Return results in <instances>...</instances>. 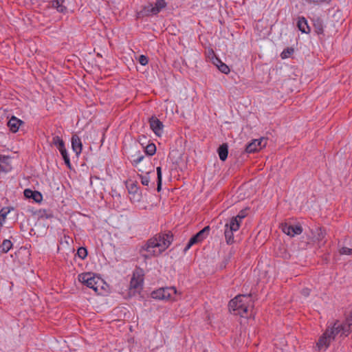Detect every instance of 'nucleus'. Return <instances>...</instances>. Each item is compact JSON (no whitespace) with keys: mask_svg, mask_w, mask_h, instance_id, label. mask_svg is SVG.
I'll list each match as a JSON object with an SVG mask.
<instances>
[{"mask_svg":"<svg viewBox=\"0 0 352 352\" xmlns=\"http://www.w3.org/2000/svg\"><path fill=\"white\" fill-rule=\"evenodd\" d=\"M210 228L209 226L204 227L201 230L198 232L195 235L190 238L184 250H188L192 245L202 241L209 234Z\"/></svg>","mask_w":352,"mask_h":352,"instance_id":"nucleus-6","label":"nucleus"},{"mask_svg":"<svg viewBox=\"0 0 352 352\" xmlns=\"http://www.w3.org/2000/svg\"><path fill=\"white\" fill-rule=\"evenodd\" d=\"M297 26L299 30L301 31L302 33H309L310 32V28L305 17L298 18Z\"/></svg>","mask_w":352,"mask_h":352,"instance_id":"nucleus-18","label":"nucleus"},{"mask_svg":"<svg viewBox=\"0 0 352 352\" xmlns=\"http://www.w3.org/2000/svg\"><path fill=\"white\" fill-rule=\"evenodd\" d=\"M219 159L221 161H225L228 155V146L227 144H222L220 145V146L218 148L217 150Z\"/></svg>","mask_w":352,"mask_h":352,"instance_id":"nucleus-20","label":"nucleus"},{"mask_svg":"<svg viewBox=\"0 0 352 352\" xmlns=\"http://www.w3.org/2000/svg\"><path fill=\"white\" fill-rule=\"evenodd\" d=\"M326 235V232L324 230L322 229L321 228H318L316 229V239L319 242V246L324 245L326 243V241H324V237Z\"/></svg>","mask_w":352,"mask_h":352,"instance_id":"nucleus-19","label":"nucleus"},{"mask_svg":"<svg viewBox=\"0 0 352 352\" xmlns=\"http://www.w3.org/2000/svg\"><path fill=\"white\" fill-rule=\"evenodd\" d=\"M148 173H147L145 175H140V177L141 179V183L142 185L148 186L150 182V178L148 176Z\"/></svg>","mask_w":352,"mask_h":352,"instance_id":"nucleus-34","label":"nucleus"},{"mask_svg":"<svg viewBox=\"0 0 352 352\" xmlns=\"http://www.w3.org/2000/svg\"><path fill=\"white\" fill-rule=\"evenodd\" d=\"M239 228L240 224L236 222H230L225 225L224 235L228 244H232L234 242L233 232L237 231Z\"/></svg>","mask_w":352,"mask_h":352,"instance_id":"nucleus-7","label":"nucleus"},{"mask_svg":"<svg viewBox=\"0 0 352 352\" xmlns=\"http://www.w3.org/2000/svg\"><path fill=\"white\" fill-rule=\"evenodd\" d=\"M49 3L50 7L56 9L60 13L66 14L67 12L65 0H51Z\"/></svg>","mask_w":352,"mask_h":352,"instance_id":"nucleus-13","label":"nucleus"},{"mask_svg":"<svg viewBox=\"0 0 352 352\" xmlns=\"http://www.w3.org/2000/svg\"><path fill=\"white\" fill-rule=\"evenodd\" d=\"M339 253L340 254L350 255L352 254V248L342 247V248L340 249Z\"/></svg>","mask_w":352,"mask_h":352,"instance_id":"nucleus-37","label":"nucleus"},{"mask_svg":"<svg viewBox=\"0 0 352 352\" xmlns=\"http://www.w3.org/2000/svg\"><path fill=\"white\" fill-rule=\"evenodd\" d=\"M314 28H315L316 32L318 34H321L324 32L322 21L320 20H317L316 21L314 22Z\"/></svg>","mask_w":352,"mask_h":352,"instance_id":"nucleus-30","label":"nucleus"},{"mask_svg":"<svg viewBox=\"0 0 352 352\" xmlns=\"http://www.w3.org/2000/svg\"><path fill=\"white\" fill-rule=\"evenodd\" d=\"M97 295H106L109 292V287H89Z\"/></svg>","mask_w":352,"mask_h":352,"instance_id":"nucleus-28","label":"nucleus"},{"mask_svg":"<svg viewBox=\"0 0 352 352\" xmlns=\"http://www.w3.org/2000/svg\"><path fill=\"white\" fill-rule=\"evenodd\" d=\"M157 190L160 192L162 189V168L160 166L157 167Z\"/></svg>","mask_w":352,"mask_h":352,"instance_id":"nucleus-25","label":"nucleus"},{"mask_svg":"<svg viewBox=\"0 0 352 352\" xmlns=\"http://www.w3.org/2000/svg\"><path fill=\"white\" fill-rule=\"evenodd\" d=\"M267 140L262 138L259 140H254L246 146L245 151L247 153H251L256 152L265 147L267 144Z\"/></svg>","mask_w":352,"mask_h":352,"instance_id":"nucleus-9","label":"nucleus"},{"mask_svg":"<svg viewBox=\"0 0 352 352\" xmlns=\"http://www.w3.org/2000/svg\"><path fill=\"white\" fill-rule=\"evenodd\" d=\"M144 280V272L143 269L136 267L133 272L130 286H142Z\"/></svg>","mask_w":352,"mask_h":352,"instance_id":"nucleus-8","label":"nucleus"},{"mask_svg":"<svg viewBox=\"0 0 352 352\" xmlns=\"http://www.w3.org/2000/svg\"><path fill=\"white\" fill-rule=\"evenodd\" d=\"M8 160V157H0V171L8 172L10 170V166L6 162Z\"/></svg>","mask_w":352,"mask_h":352,"instance_id":"nucleus-22","label":"nucleus"},{"mask_svg":"<svg viewBox=\"0 0 352 352\" xmlns=\"http://www.w3.org/2000/svg\"><path fill=\"white\" fill-rule=\"evenodd\" d=\"M23 124V122L15 116H12L8 122V126L12 133L19 131V126Z\"/></svg>","mask_w":352,"mask_h":352,"instance_id":"nucleus-15","label":"nucleus"},{"mask_svg":"<svg viewBox=\"0 0 352 352\" xmlns=\"http://www.w3.org/2000/svg\"><path fill=\"white\" fill-rule=\"evenodd\" d=\"M138 17L142 18L144 16H149L152 15H156V12H154V6L152 3H148L143 6L142 9L138 12Z\"/></svg>","mask_w":352,"mask_h":352,"instance_id":"nucleus-14","label":"nucleus"},{"mask_svg":"<svg viewBox=\"0 0 352 352\" xmlns=\"http://www.w3.org/2000/svg\"><path fill=\"white\" fill-rule=\"evenodd\" d=\"M126 188L129 193L133 195V199L140 200V191L136 182L130 181L126 182Z\"/></svg>","mask_w":352,"mask_h":352,"instance_id":"nucleus-12","label":"nucleus"},{"mask_svg":"<svg viewBox=\"0 0 352 352\" xmlns=\"http://www.w3.org/2000/svg\"><path fill=\"white\" fill-rule=\"evenodd\" d=\"M246 216V212L241 210L236 217L231 219L230 222H236L241 225L242 219Z\"/></svg>","mask_w":352,"mask_h":352,"instance_id":"nucleus-27","label":"nucleus"},{"mask_svg":"<svg viewBox=\"0 0 352 352\" xmlns=\"http://www.w3.org/2000/svg\"><path fill=\"white\" fill-rule=\"evenodd\" d=\"M150 126L155 135L160 136L163 132V123L156 117H152L149 120Z\"/></svg>","mask_w":352,"mask_h":352,"instance_id":"nucleus-11","label":"nucleus"},{"mask_svg":"<svg viewBox=\"0 0 352 352\" xmlns=\"http://www.w3.org/2000/svg\"><path fill=\"white\" fill-rule=\"evenodd\" d=\"M282 231L288 236H294L300 234L302 232V228L300 225H289L287 223L281 224Z\"/></svg>","mask_w":352,"mask_h":352,"instance_id":"nucleus-10","label":"nucleus"},{"mask_svg":"<svg viewBox=\"0 0 352 352\" xmlns=\"http://www.w3.org/2000/svg\"><path fill=\"white\" fill-rule=\"evenodd\" d=\"M38 214L40 217H45L46 219H49V218H51L52 217V213L50 212H48L47 210H40L38 212Z\"/></svg>","mask_w":352,"mask_h":352,"instance_id":"nucleus-35","label":"nucleus"},{"mask_svg":"<svg viewBox=\"0 0 352 352\" xmlns=\"http://www.w3.org/2000/svg\"><path fill=\"white\" fill-rule=\"evenodd\" d=\"M12 247V242L8 239L3 240L1 244V250L4 253H7Z\"/></svg>","mask_w":352,"mask_h":352,"instance_id":"nucleus-26","label":"nucleus"},{"mask_svg":"<svg viewBox=\"0 0 352 352\" xmlns=\"http://www.w3.org/2000/svg\"><path fill=\"white\" fill-rule=\"evenodd\" d=\"M294 50L292 47H287L282 52L280 56L283 59L287 58L294 53Z\"/></svg>","mask_w":352,"mask_h":352,"instance_id":"nucleus-31","label":"nucleus"},{"mask_svg":"<svg viewBox=\"0 0 352 352\" xmlns=\"http://www.w3.org/2000/svg\"><path fill=\"white\" fill-rule=\"evenodd\" d=\"M72 147L77 155L81 153L82 144L80 138L77 135H74L72 137Z\"/></svg>","mask_w":352,"mask_h":352,"instance_id":"nucleus-16","label":"nucleus"},{"mask_svg":"<svg viewBox=\"0 0 352 352\" xmlns=\"http://www.w3.org/2000/svg\"><path fill=\"white\" fill-rule=\"evenodd\" d=\"M173 235L170 232L156 234L140 248V254L145 259L157 257L170 245Z\"/></svg>","mask_w":352,"mask_h":352,"instance_id":"nucleus-1","label":"nucleus"},{"mask_svg":"<svg viewBox=\"0 0 352 352\" xmlns=\"http://www.w3.org/2000/svg\"><path fill=\"white\" fill-rule=\"evenodd\" d=\"M78 279L80 283L86 285V286H102L105 284L104 280L99 275L93 272L80 274Z\"/></svg>","mask_w":352,"mask_h":352,"instance_id":"nucleus-4","label":"nucleus"},{"mask_svg":"<svg viewBox=\"0 0 352 352\" xmlns=\"http://www.w3.org/2000/svg\"><path fill=\"white\" fill-rule=\"evenodd\" d=\"M346 324L350 328H352V311L351 312L349 316L346 318Z\"/></svg>","mask_w":352,"mask_h":352,"instance_id":"nucleus-41","label":"nucleus"},{"mask_svg":"<svg viewBox=\"0 0 352 352\" xmlns=\"http://www.w3.org/2000/svg\"><path fill=\"white\" fill-rule=\"evenodd\" d=\"M156 152V146L153 143L148 144L145 148V153L150 156L153 155Z\"/></svg>","mask_w":352,"mask_h":352,"instance_id":"nucleus-29","label":"nucleus"},{"mask_svg":"<svg viewBox=\"0 0 352 352\" xmlns=\"http://www.w3.org/2000/svg\"><path fill=\"white\" fill-rule=\"evenodd\" d=\"M144 156V155H140L136 159L133 160V164L137 165L143 159Z\"/></svg>","mask_w":352,"mask_h":352,"instance_id":"nucleus-42","label":"nucleus"},{"mask_svg":"<svg viewBox=\"0 0 352 352\" xmlns=\"http://www.w3.org/2000/svg\"><path fill=\"white\" fill-rule=\"evenodd\" d=\"M352 328L347 326L346 322L344 324L340 323L339 321H336L332 327L327 329L323 335L320 338L317 345L319 349L322 347L327 348L330 344L331 342L333 340L337 335H344L347 336Z\"/></svg>","mask_w":352,"mask_h":352,"instance_id":"nucleus-2","label":"nucleus"},{"mask_svg":"<svg viewBox=\"0 0 352 352\" xmlns=\"http://www.w3.org/2000/svg\"><path fill=\"white\" fill-rule=\"evenodd\" d=\"M176 294V287H159L153 291L151 295V297L155 299L168 300L173 298V296Z\"/></svg>","mask_w":352,"mask_h":352,"instance_id":"nucleus-5","label":"nucleus"},{"mask_svg":"<svg viewBox=\"0 0 352 352\" xmlns=\"http://www.w3.org/2000/svg\"><path fill=\"white\" fill-rule=\"evenodd\" d=\"M309 3H313L316 5L327 3H329L331 0H305Z\"/></svg>","mask_w":352,"mask_h":352,"instance_id":"nucleus-38","label":"nucleus"},{"mask_svg":"<svg viewBox=\"0 0 352 352\" xmlns=\"http://www.w3.org/2000/svg\"><path fill=\"white\" fill-rule=\"evenodd\" d=\"M138 61L142 65H146L148 63V59L147 56L144 55H140L138 58Z\"/></svg>","mask_w":352,"mask_h":352,"instance_id":"nucleus-39","label":"nucleus"},{"mask_svg":"<svg viewBox=\"0 0 352 352\" xmlns=\"http://www.w3.org/2000/svg\"><path fill=\"white\" fill-rule=\"evenodd\" d=\"M302 294H304L305 296H308L309 294V288L307 287V288H305L304 289H302Z\"/></svg>","mask_w":352,"mask_h":352,"instance_id":"nucleus-44","label":"nucleus"},{"mask_svg":"<svg viewBox=\"0 0 352 352\" xmlns=\"http://www.w3.org/2000/svg\"><path fill=\"white\" fill-rule=\"evenodd\" d=\"M231 314L241 317H248V312L252 307L251 295L240 294L231 300L228 305Z\"/></svg>","mask_w":352,"mask_h":352,"instance_id":"nucleus-3","label":"nucleus"},{"mask_svg":"<svg viewBox=\"0 0 352 352\" xmlns=\"http://www.w3.org/2000/svg\"><path fill=\"white\" fill-rule=\"evenodd\" d=\"M76 254L81 259H85L87 256V250L84 247H80L78 249Z\"/></svg>","mask_w":352,"mask_h":352,"instance_id":"nucleus-32","label":"nucleus"},{"mask_svg":"<svg viewBox=\"0 0 352 352\" xmlns=\"http://www.w3.org/2000/svg\"><path fill=\"white\" fill-rule=\"evenodd\" d=\"M219 70L222 72L223 74H228V73H230V68L229 67L225 64L224 63H222L220 65H218V67Z\"/></svg>","mask_w":352,"mask_h":352,"instance_id":"nucleus-33","label":"nucleus"},{"mask_svg":"<svg viewBox=\"0 0 352 352\" xmlns=\"http://www.w3.org/2000/svg\"><path fill=\"white\" fill-rule=\"evenodd\" d=\"M24 195L27 198H32L36 202H40L42 200V195L38 191H33L30 189H25L24 190Z\"/></svg>","mask_w":352,"mask_h":352,"instance_id":"nucleus-17","label":"nucleus"},{"mask_svg":"<svg viewBox=\"0 0 352 352\" xmlns=\"http://www.w3.org/2000/svg\"><path fill=\"white\" fill-rule=\"evenodd\" d=\"M50 145L56 146L59 151L60 149L65 147V142L60 136L54 135L50 142Z\"/></svg>","mask_w":352,"mask_h":352,"instance_id":"nucleus-21","label":"nucleus"},{"mask_svg":"<svg viewBox=\"0 0 352 352\" xmlns=\"http://www.w3.org/2000/svg\"><path fill=\"white\" fill-rule=\"evenodd\" d=\"M63 160H64V162H65V164H66V166L71 168V163H70V160H69V155L67 153V151L65 148V146L63 147V148L60 149L59 150Z\"/></svg>","mask_w":352,"mask_h":352,"instance_id":"nucleus-24","label":"nucleus"},{"mask_svg":"<svg viewBox=\"0 0 352 352\" xmlns=\"http://www.w3.org/2000/svg\"><path fill=\"white\" fill-rule=\"evenodd\" d=\"M127 290H129V297L131 296L132 294H134L135 292V289L137 287H125Z\"/></svg>","mask_w":352,"mask_h":352,"instance_id":"nucleus-43","label":"nucleus"},{"mask_svg":"<svg viewBox=\"0 0 352 352\" xmlns=\"http://www.w3.org/2000/svg\"><path fill=\"white\" fill-rule=\"evenodd\" d=\"M8 213V211H6L5 208L0 210V224H3Z\"/></svg>","mask_w":352,"mask_h":352,"instance_id":"nucleus-36","label":"nucleus"},{"mask_svg":"<svg viewBox=\"0 0 352 352\" xmlns=\"http://www.w3.org/2000/svg\"><path fill=\"white\" fill-rule=\"evenodd\" d=\"M154 6V12L157 14L162 9L166 8V2L165 0H157Z\"/></svg>","mask_w":352,"mask_h":352,"instance_id":"nucleus-23","label":"nucleus"},{"mask_svg":"<svg viewBox=\"0 0 352 352\" xmlns=\"http://www.w3.org/2000/svg\"><path fill=\"white\" fill-rule=\"evenodd\" d=\"M212 63L218 67V65L221 64L223 62L217 56H214V57L212 59Z\"/></svg>","mask_w":352,"mask_h":352,"instance_id":"nucleus-40","label":"nucleus"}]
</instances>
